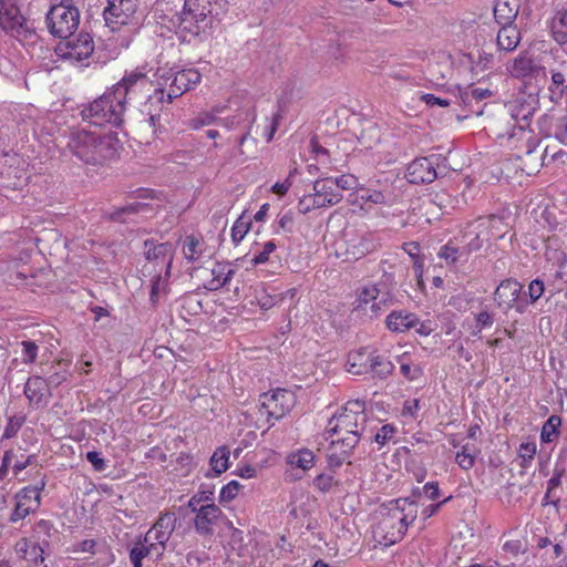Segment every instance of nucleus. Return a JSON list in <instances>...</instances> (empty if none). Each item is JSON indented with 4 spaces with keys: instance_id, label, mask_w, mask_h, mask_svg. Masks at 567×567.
Wrapping results in <instances>:
<instances>
[{
    "instance_id": "obj_1",
    "label": "nucleus",
    "mask_w": 567,
    "mask_h": 567,
    "mask_svg": "<svg viewBox=\"0 0 567 567\" xmlns=\"http://www.w3.org/2000/svg\"><path fill=\"white\" fill-rule=\"evenodd\" d=\"M231 0H184L183 8L169 23L184 43L203 42L226 17Z\"/></svg>"
},
{
    "instance_id": "obj_2",
    "label": "nucleus",
    "mask_w": 567,
    "mask_h": 567,
    "mask_svg": "<svg viewBox=\"0 0 567 567\" xmlns=\"http://www.w3.org/2000/svg\"><path fill=\"white\" fill-rule=\"evenodd\" d=\"M69 147L85 164L103 165L117 157L121 144L114 133L97 134L82 130L72 134Z\"/></svg>"
},
{
    "instance_id": "obj_3",
    "label": "nucleus",
    "mask_w": 567,
    "mask_h": 567,
    "mask_svg": "<svg viewBox=\"0 0 567 567\" xmlns=\"http://www.w3.org/2000/svg\"><path fill=\"white\" fill-rule=\"evenodd\" d=\"M125 103L121 89H112L87 104H83L80 115L90 125L120 127L123 123Z\"/></svg>"
},
{
    "instance_id": "obj_4",
    "label": "nucleus",
    "mask_w": 567,
    "mask_h": 567,
    "mask_svg": "<svg viewBox=\"0 0 567 567\" xmlns=\"http://www.w3.org/2000/svg\"><path fill=\"white\" fill-rule=\"evenodd\" d=\"M386 513L383 514L379 523V528L385 530L388 528H396L390 537V543L400 540L405 535L408 526L413 524L417 516V505L414 499L396 498L390 501L383 506Z\"/></svg>"
},
{
    "instance_id": "obj_5",
    "label": "nucleus",
    "mask_w": 567,
    "mask_h": 567,
    "mask_svg": "<svg viewBox=\"0 0 567 567\" xmlns=\"http://www.w3.org/2000/svg\"><path fill=\"white\" fill-rule=\"evenodd\" d=\"M0 28L22 43L33 44L38 40L35 28L21 13L19 0H0Z\"/></svg>"
},
{
    "instance_id": "obj_6",
    "label": "nucleus",
    "mask_w": 567,
    "mask_h": 567,
    "mask_svg": "<svg viewBox=\"0 0 567 567\" xmlns=\"http://www.w3.org/2000/svg\"><path fill=\"white\" fill-rule=\"evenodd\" d=\"M94 52V40L89 32H80L61 41L54 48V53L62 62L76 68H86Z\"/></svg>"
},
{
    "instance_id": "obj_7",
    "label": "nucleus",
    "mask_w": 567,
    "mask_h": 567,
    "mask_svg": "<svg viewBox=\"0 0 567 567\" xmlns=\"http://www.w3.org/2000/svg\"><path fill=\"white\" fill-rule=\"evenodd\" d=\"M367 414L364 412V402L354 400L349 401L341 412L334 413L329 420L326 433L328 437L344 432L349 435L355 433L362 435L367 423Z\"/></svg>"
},
{
    "instance_id": "obj_8",
    "label": "nucleus",
    "mask_w": 567,
    "mask_h": 567,
    "mask_svg": "<svg viewBox=\"0 0 567 567\" xmlns=\"http://www.w3.org/2000/svg\"><path fill=\"white\" fill-rule=\"evenodd\" d=\"M523 286L516 279L507 278L499 282L494 291V301L504 311L515 309L517 313L527 310L526 298L522 297Z\"/></svg>"
},
{
    "instance_id": "obj_9",
    "label": "nucleus",
    "mask_w": 567,
    "mask_h": 567,
    "mask_svg": "<svg viewBox=\"0 0 567 567\" xmlns=\"http://www.w3.org/2000/svg\"><path fill=\"white\" fill-rule=\"evenodd\" d=\"M45 24L54 38L66 39L74 34L80 24V11L49 9Z\"/></svg>"
},
{
    "instance_id": "obj_10",
    "label": "nucleus",
    "mask_w": 567,
    "mask_h": 567,
    "mask_svg": "<svg viewBox=\"0 0 567 567\" xmlns=\"http://www.w3.org/2000/svg\"><path fill=\"white\" fill-rule=\"evenodd\" d=\"M165 82H169L168 93L165 95L166 102L172 103L175 99L182 96L185 92L194 89L202 79L200 73L195 69H183L165 71L159 75Z\"/></svg>"
},
{
    "instance_id": "obj_11",
    "label": "nucleus",
    "mask_w": 567,
    "mask_h": 567,
    "mask_svg": "<svg viewBox=\"0 0 567 567\" xmlns=\"http://www.w3.org/2000/svg\"><path fill=\"white\" fill-rule=\"evenodd\" d=\"M45 487L42 478L38 485L25 486L16 495V506L9 517L10 523H17L25 518L30 513L35 512L41 505V491Z\"/></svg>"
},
{
    "instance_id": "obj_12",
    "label": "nucleus",
    "mask_w": 567,
    "mask_h": 567,
    "mask_svg": "<svg viewBox=\"0 0 567 567\" xmlns=\"http://www.w3.org/2000/svg\"><path fill=\"white\" fill-rule=\"evenodd\" d=\"M103 17L112 30L133 22L138 8V0H106Z\"/></svg>"
},
{
    "instance_id": "obj_13",
    "label": "nucleus",
    "mask_w": 567,
    "mask_h": 567,
    "mask_svg": "<svg viewBox=\"0 0 567 567\" xmlns=\"http://www.w3.org/2000/svg\"><path fill=\"white\" fill-rule=\"evenodd\" d=\"M260 398L262 400L260 406L266 411L269 419L280 420L295 405L293 393L281 388H277L271 392H265Z\"/></svg>"
},
{
    "instance_id": "obj_14",
    "label": "nucleus",
    "mask_w": 567,
    "mask_h": 567,
    "mask_svg": "<svg viewBox=\"0 0 567 567\" xmlns=\"http://www.w3.org/2000/svg\"><path fill=\"white\" fill-rule=\"evenodd\" d=\"M175 255V247L171 241L157 243L153 238L144 241V256L145 259L154 266H159L164 269L165 277L169 278L172 274V266Z\"/></svg>"
},
{
    "instance_id": "obj_15",
    "label": "nucleus",
    "mask_w": 567,
    "mask_h": 567,
    "mask_svg": "<svg viewBox=\"0 0 567 567\" xmlns=\"http://www.w3.org/2000/svg\"><path fill=\"white\" fill-rule=\"evenodd\" d=\"M440 155H431L416 157L406 167L405 177L411 184H431L437 177L439 173L435 168Z\"/></svg>"
},
{
    "instance_id": "obj_16",
    "label": "nucleus",
    "mask_w": 567,
    "mask_h": 567,
    "mask_svg": "<svg viewBox=\"0 0 567 567\" xmlns=\"http://www.w3.org/2000/svg\"><path fill=\"white\" fill-rule=\"evenodd\" d=\"M177 517L175 513L166 512L159 515L153 527L146 533L144 543H154L159 546L157 558L163 556L166 543L176 528Z\"/></svg>"
},
{
    "instance_id": "obj_17",
    "label": "nucleus",
    "mask_w": 567,
    "mask_h": 567,
    "mask_svg": "<svg viewBox=\"0 0 567 567\" xmlns=\"http://www.w3.org/2000/svg\"><path fill=\"white\" fill-rule=\"evenodd\" d=\"M537 109L538 99L533 94L522 95L515 99L509 105L511 116L515 121V127L513 130H528L530 120Z\"/></svg>"
},
{
    "instance_id": "obj_18",
    "label": "nucleus",
    "mask_w": 567,
    "mask_h": 567,
    "mask_svg": "<svg viewBox=\"0 0 567 567\" xmlns=\"http://www.w3.org/2000/svg\"><path fill=\"white\" fill-rule=\"evenodd\" d=\"M194 527L198 535L210 536L214 533V526L221 516V509L214 503L203 505L195 511Z\"/></svg>"
},
{
    "instance_id": "obj_19",
    "label": "nucleus",
    "mask_w": 567,
    "mask_h": 567,
    "mask_svg": "<svg viewBox=\"0 0 567 567\" xmlns=\"http://www.w3.org/2000/svg\"><path fill=\"white\" fill-rule=\"evenodd\" d=\"M508 142L519 159L524 156L530 157L540 143L530 130L524 128L513 130L508 135Z\"/></svg>"
},
{
    "instance_id": "obj_20",
    "label": "nucleus",
    "mask_w": 567,
    "mask_h": 567,
    "mask_svg": "<svg viewBox=\"0 0 567 567\" xmlns=\"http://www.w3.org/2000/svg\"><path fill=\"white\" fill-rule=\"evenodd\" d=\"M313 197L321 207H330L339 204L343 196L340 190L334 189L332 177L317 179L312 186Z\"/></svg>"
},
{
    "instance_id": "obj_21",
    "label": "nucleus",
    "mask_w": 567,
    "mask_h": 567,
    "mask_svg": "<svg viewBox=\"0 0 567 567\" xmlns=\"http://www.w3.org/2000/svg\"><path fill=\"white\" fill-rule=\"evenodd\" d=\"M465 63L468 64L472 75H478L482 72L492 70L495 65L494 53L487 51L484 47L463 54Z\"/></svg>"
},
{
    "instance_id": "obj_22",
    "label": "nucleus",
    "mask_w": 567,
    "mask_h": 567,
    "mask_svg": "<svg viewBox=\"0 0 567 567\" xmlns=\"http://www.w3.org/2000/svg\"><path fill=\"white\" fill-rule=\"evenodd\" d=\"M380 246V238L375 234L365 233L359 238L350 240L347 251L353 259L359 260L377 250Z\"/></svg>"
},
{
    "instance_id": "obj_23",
    "label": "nucleus",
    "mask_w": 567,
    "mask_h": 567,
    "mask_svg": "<svg viewBox=\"0 0 567 567\" xmlns=\"http://www.w3.org/2000/svg\"><path fill=\"white\" fill-rule=\"evenodd\" d=\"M155 95H158L156 100L153 102L152 99H150L142 110V113L146 115L144 121L148 124V127L152 128L153 134H157L162 131L161 112L163 110V103L166 102L163 89L156 90Z\"/></svg>"
},
{
    "instance_id": "obj_24",
    "label": "nucleus",
    "mask_w": 567,
    "mask_h": 567,
    "mask_svg": "<svg viewBox=\"0 0 567 567\" xmlns=\"http://www.w3.org/2000/svg\"><path fill=\"white\" fill-rule=\"evenodd\" d=\"M23 393L30 404L35 408L45 405L48 402L47 395L50 394L45 379L39 375L30 377L27 380Z\"/></svg>"
},
{
    "instance_id": "obj_25",
    "label": "nucleus",
    "mask_w": 567,
    "mask_h": 567,
    "mask_svg": "<svg viewBox=\"0 0 567 567\" xmlns=\"http://www.w3.org/2000/svg\"><path fill=\"white\" fill-rule=\"evenodd\" d=\"M519 8V0H497L493 10L496 23L499 25H515Z\"/></svg>"
},
{
    "instance_id": "obj_26",
    "label": "nucleus",
    "mask_w": 567,
    "mask_h": 567,
    "mask_svg": "<svg viewBox=\"0 0 567 567\" xmlns=\"http://www.w3.org/2000/svg\"><path fill=\"white\" fill-rule=\"evenodd\" d=\"M385 324L392 332H405L413 329V327H417L419 318L412 312L394 310L388 315Z\"/></svg>"
},
{
    "instance_id": "obj_27",
    "label": "nucleus",
    "mask_w": 567,
    "mask_h": 567,
    "mask_svg": "<svg viewBox=\"0 0 567 567\" xmlns=\"http://www.w3.org/2000/svg\"><path fill=\"white\" fill-rule=\"evenodd\" d=\"M522 34L517 25H501L496 35V47L499 52H513L519 44Z\"/></svg>"
},
{
    "instance_id": "obj_28",
    "label": "nucleus",
    "mask_w": 567,
    "mask_h": 567,
    "mask_svg": "<svg viewBox=\"0 0 567 567\" xmlns=\"http://www.w3.org/2000/svg\"><path fill=\"white\" fill-rule=\"evenodd\" d=\"M537 70V64L528 51H522L509 65L507 71L516 79H523L533 75Z\"/></svg>"
},
{
    "instance_id": "obj_29",
    "label": "nucleus",
    "mask_w": 567,
    "mask_h": 567,
    "mask_svg": "<svg viewBox=\"0 0 567 567\" xmlns=\"http://www.w3.org/2000/svg\"><path fill=\"white\" fill-rule=\"evenodd\" d=\"M394 364L384 354L378 351H371L369 374L373 379L385 380L392 375Z\"/></svg>"
},
{
    "instance_id": "obj_30",
    "label": "nucleus",
    "mask_w": 567,
    "mask_h": 567,
    "mask_svg": "<svg viewBox=\"0 0 567 567\" xmlns=\"http://www.w3.org/2000/svg\"><path fill=\"white\" fill-rule=\"evenodd\" d=\"M235 270L227 264L216 262L212 269L213 278L204 287L209 291H216L229 284Z\"/></svg>"
},
{
    "instance_id": "obj_31",
    "label": "nucleus",
    "mask_w": 567,
    "mask_h": 567,
    "mask_svg": "<svg viewBox=\"0 0 567 567\" xmlns=\"http://www.w3.org/2000/svg\"><path fill=\"white\" fill-rule=\"evenodd\" d=\"M371 351L360 349L348 354V372L355 375L369 374Z\"/></svg>"
},
{
    "instance_id": "obj_32",
    "label": "nucleus",
    "mask_w": 567,
    "mask_h": 567,
    "mask_svg": "<svg viewBox=\"0 0 567 567\" xmlns=\"http://www.w3.org/2000/svg\"><path fill=\"white\" fill-rule=\"evenodd\" d=\"M229 450L227 446H219L209 458V470L206 477H217L229 468Z\"/></svg>"
},
{
    "instance_id": "obj_33",
    "label": "nucleus",
    "mask_w": 567,
    "mask_h": 567,
    "mask_svg": "<svg viewBox=\"0 0 567 567\" xmlns=\"http://www.w3.org/2000/svg\"><path fill=\"white\" fill-rule=\"evenodd\" d=\"M148 80L145 73L141 71H132L126 73L113 89H121L123 102L126 104L127 96L134 92L135 87L138 85L145 86Z\"/></svg>"
},
{
    "instance_id": "obj_34",
    "label": "nucleus",
    "mask_w": 567,
    "mask_h": 567,
    "mask_svg": "<svg viewBox=\"0 0 567 567\" xmlns=\"http://www.w3.org/2000/svg\"><path fill=\"white\" fill-rule=\"evenodd\" d=\"M458 238L454 237L450 239L445 245H443L437 256L441 259H444L447 265H455L460 261H467L465 257V252L462 249V246L458 245Z\"/></svg>"
},
{
    "instance_id": "obj_35",
    "label": "nucleus",
    "mask_w": 567,
    "mask_h": 567,
    "mask_svg": "<svg viewBox=\"0 0 567 567\" xmlns=\"http://www.w3.org/2000/svg\"><path fill=\"white\" fill-rule=\"evenodd\" d=\"M549 29L551 38L557 44H567V9L558 11L553 17Z\"/></svg>"
},
{
    "instance_id": "obj_36",
    "label": "nucleus",
    "mask_w": 567,
    "mask_h": 567,
    "mask_svg": "<svg viewBox=\"0 0 567 567\" xmlns=\"http://www.w3.org/2000/svg\"><path fill=\"white\" fill-rule=\"evenodd\" d=\"M206 244L202 237L186 236L183 244V255L189 262L197 261L205 252Z\"/></svg>"
},
{
    "instance_id": "obj_37",
    "label": "nucleus",
    "mask_w": 567,
    "mask_h": 567,
    "mask_svg": "<svg viewBox=\"0 0 567 567\" xmlns=\"http://www.w3.org/2000/svg\"><path fill=\"white\" fill-rule=\"evenodd\" d=\"M255 299L262 310H269L284 301V293H278L276 289L261 287L256 289Z\"/></svg>"
},
{
    "instance_id": "obj_38",
    "label": "nucleus",
    "mask_w": 567,
    "mask_h": 567,
    "mask_svg": "<svg viewBox=\"0 0 567 567\" xmlns=\"http://www.w3.org/2000/svg\"><path fill=\"white\" fill-rule=\"evenodd\" d=\"M361 436L360 434L350 433L349 435H344L338 440L331 441L329 445V450H336L339 451L341 454H344V456L348 458L354 447L358 445Z\"/></svg>"
},
{
    "instance_id": "obj_39",
    "label": "nucleus",
    "mask_w": 567,
    "mask_h": 567,
    "mask_svg": "<svg viewBox=\"0 0 567 567\" xmlns=\"http://www.w3.org/2000/svg\"><path fill=\"white\" fill-rule=\"evenodd\" d=\"M551 83L548 90H560L567 85V58L549 70Z\"/></svg>"
},
{
    "instance_id": "obj_40",
    "label": "nucleus",
    "mask_w": 567,
    "mask_h": 567,
    "mask_svg": "<svg viewBox=\"0 0 567 567\" xmlns=\"http://www.w3.org/2000/svg\"><path fill=\"white\" fill-rule=\"evenodd\" d=\"M159 546L154 543H140L130 550V560L133 567H142V560L152 555L153 550L158 551Z\"/></svg>"
},
{
    "instance_id": "obj_41",
    "label": "nucleus",
    "mask_w": 567,
    "mask_h": 567,
    "mask_svg": "<svg viewBox=\"0 0 567 567\" xmlns=\"http://www.w3.org/2000/svg\"><path fill=\"white\" fill-rule=\"evenodd\" d=\"M561 425L560 416L554 414L550 415L543 425L540 432V440L544 443L554 442L559 434V427Z\"/></svg>"
},
{
    "instance_id": "obj_42",
    "label": "nucleus",
    "mask_w": 567,
    "mask_h": 567,
    "mask_svg": "<svg viewBox=\"0 0 567 567\" xmlns=\"http://www.w3.org/2000/svg\"><path fill=\"white\" fill-rule=\"evenodd\" d=\"M398 361L400 362V373L408 381H415L423 375V369L419 364L412 363L408 353L398 357Z\"/></svg>"
},
{
    "instance_id": "obj_43",
    "label": "nucleus",
    "mask_w": 567,
    "mask_h": 567,
    "mask_svg": "<svg viewBox=\"0 0 567 567\" xmlns=\"http://www.w3.org/2000/svg\"><path fill=\"white\" fill-rule=\"evenodd\" d=\"M363 193L360 198L364 203L380 204L390 206L394 202V196L390 192L377 190V189H362Z\"/></svg>"
},
{
    "instance_id": "obj_44",
    "label": "nucleus",
    "mask_w": 567,
    "mask_h": 567,
    "mask_svg": "<svg viewBox=\"0 0 567 567\" xmlns=\"http://www.w3.org/2000/svg\"><path fill=\"white\" fill-rule=\"evenodd\" d=\"M567 455V449H563L559 454V458L555 464L553 476L547 482L548 492H554L561 484V477L567 471V464L564 462V456Z\"/></svg>"
},
{
    "instance_id": "obj_45",
    "label": "nucleus",
    "mask_w": 567,
    "mask_h": 567,
    "mask_svg": "<svg viewBox=\"0 0 567 567\" xmlns=\"http://www.w3.org/2000/svg\"><path fill=\"white\" fill-rule=\"evenodd\" d=\"M378 296L375 298V302H373L371 305V309L373 312H378L380 310H382V308H385L390 305H392L393 302V295L392 292L390 291V289L388 288L385 282H378Z\"/></svg>"
},
{
    "instance_id": "obj_46",
    "label": "nucleus",
    "mask_w": 567,
    "mask_h": 567,
    "mask_svg": "<svg viewBox=\"0 0 567 567\" xmlns=\"http://www.w3.org/2000/svg\"><path fill=\"white\" fill-rule=\"evenodd\" d=\"M251 227V219L246 218L245 213L238 217L231 228V239L238 245Z\"/></svg>"
},
{
    "instance_id": "obj_47",
    "label": "nucleus",
    "mask_w": 567,
    "mask_h": 567,
    "mask_svg": "<svg viewBox=\"0 0 567 567\" xmlns=\"http://www.w3.org/2000/svg\"><path fill=\"white\" fill-rule=\"evenodd\" d=\"M553 132L546 133L547 136H554L558 142L567 145V113L556 118H551Z\"/></svg>"
},
{
    "instance_id": "obj_48",
    "label": "nucleus",
    "mask_w": 567,
    "mask_h": 567,
    "mask_svg": "<svg viewBox=\"0 0 567 567\" xmlns=\"http://www.w3.org/2000/svg\"><path fill=\"white\" fill-rule=\"evenodd\" d=\"M290 464L302 470H309L315 464V454L310 450H301L289 456Z\"/></svg>"
},
{
    "instance_id": "obj_49",
    "label": "nucleus",
    "mask_w": 567,
    "mask_h": 567,
    "mask_svg": "<svg viewBox=\"0 0 567 567\" xmlns=\"http://www.w3.org/2000/svg\"><path fill=\"white\" fill-rule=\"evenodd\" d=\"M169 278H166L165 275L162 276L161 272L153 276L151 280V292H150V301L153 306H156L159 299V292L165 291L167 288V282Z\"/></svg>"
},
{
    "instance_id": "obj_50",
    "label": "nucleus",
    "mask_w": 567,
    "mask_h": 567,
    "mask_svg": "<svg viewBox=\"0 0 567 567\" xmlns=\"http://www.w3.org/2000/svg\"><path fill=\"white\" fill-rule=\"evenodd\" d=\"M545 292L544 281L539 278L532 280L528 285V291L523 292L522 297L526 298L527 307L540 299Z\"/></svg>"
},
{
    "instance_id": "obj_51",
    "label": "nucleus",
    "mask_w": 567,
    "mask_h": 567,
    "mask_svg": "<svg viewBox=\"0 0 567 567\" xmlns=\"http://www.w3.org/2000/svg\"><path fill=\"white\" fill-rule=\"evenodd\" d=\"M25 422V415H12L8 419L2 440L14 437Z\"/></svg>"
},
{
    "instance_id": "obj_52",
    "label": "nucleus",
    "mask_w": 567,
    "mask_h": 567,
    "mask_svg": "<svg viewBox=\"0 0 567 567\" xmlns=\"http://www.w3.org/2000/svg\"><path fill=\"white\" fill-rule=\"evenodd\" d=\"M339 482L334 480V473H321L313 478V486L322 493H328Z\"/></svg>"
},
{
    "instance_id": "obj_53",
    "label": "nucleus",
    "mask_w": 567,
    "mask_h": 567,
    "mask_svg": "<svg viewBox=\"0 0 567 567\" xmlns=\"http://www.w3.org/2000/svg\"><path fill=\"white\" fill-rule=\"evenodd\" d=\"M396 433L398 429L393 424H384L374 434L373 441L382 446L393 441Z\"/></svg>"
},
{
    "instance_id": "obj_54",
    "label": "nucleus",
    "mask_w": 567,
    "mask_h": 567,
    "mask_svg": "<svg viewBox=\"0 0 567 567\" xmlns=\"http://www.w3.org/2000/svg\"><path fill=\"white\" fill-rule=\"evenodd\" d=\"M536 454V444L533 442L522 443L519 445L518 455L520 458V466L527 468L530 466L532 461Z\"/></svg>"
},
{
    "instance_id": "obj_55",
    "label": "nucleus",
    "mask_w": 567,
    "mask_h": 567,
    "mask_svg": "<svg viewBox=\"0 0 567 567\" xmlns=\"http://www.w3.org/2000/svg\"><path fill=\"white\" fill-rule=\"evenodd\" d=\"M214 499V487L204 488V485L200 486L198 493H196L189 501L188 507L192 512L197 511V505L202 502H209Z\"/></svg>"
},
{
    "instance_id": "obj_56",
    "label": "nucleus",
    "mask_w": 567,
    "mask_h": 567,
    "mask_svg": "<svg viewBox=\"0 0 567 567\" xmlns=\"http://www.w3.org/2000/svg\"><path fill=\"white\" fill-rule=\"evenodd\" d=\"M493 95V92L488 89H482V87H473L468 86L463 93H462V100L466 103L471 100L475 101H483Z\"/></svg>"
},
{
    "instance_id": "obj_57",
    "label": "nucleus",
    "mask_w": 567,
    "mask_h": 567,
    "mask_svg": "<svg viewBox=\"0 0 567 567\" xmlns=\"http://www.w3.org/2000/svg\"><path fill=\"white\" fill-rule=\"evenodd\" d=\"M20 346L22 348V362L25 364L33 363L38 357V344L32 340H23Z\"/></svg>"
},
{
    "instance_id": "obj_58",
    "label": "nucleus",
    "mask_w": 567,
    "mask_h": 567,
    "mask_svg": "<svg viewBox=\"0 0 567 567\" xmlns=\"http://www.w3.org/2000/svg\"><path fill=\"white\" fill-rule=\"evenodd\" d=\"M378 293V285L375 284L363 287L358 295L357 308H362L364 305H368L369 302H375Z\"/></svg>"
},
{
    "instance_id": "obj_59",
    "label": "nucleus",
    "mask_w": 567,
    "mask_h": 567,
    "mask_svg": "<svg viewBox=\"0 0 567 567\" xmlns=\"http://www.w3.org/2000/svg\"><path fill=\"white\" fill-rule=\"evenodd\" d=\"M334 189H355L358 187V178L352 174H343L338 177H332Z\"/></svg>"
},
{
    "instance_id": "obj_60",
    "label": "nucleus",
    "mask_w": 567,
    "mask_h": 567,
    "mask_svg": "<svg viewBox=\"0 0 567 567\" xmlns=\"http://www.w3.org/2000/svg\"><path fill=\"white\" fill-rule=\"evenodd\" d=\"M472 234H465L462 237L461 243L463 244L462 249L465 252L466 259H468L470 255L474 251L480 250L483 247V239H481L478 234H475L468 240H465Z\"/></svg>"
},
{
    "instance_id": "obj_61",
    "label": "nucleus",
    "mask_w": 567,
    "mask_h": 567,
    "mask_svg": "<svg viewBox=\"0 0 567 567\" xmlns=\"http://www.w3.org/2000/svg\"><path fill=\"white\" fill-rule=\"evenodd\" d=\"M240 487L239 482L235 480L224 485L219 493V503L224 504L233 501L237 496Z\"/></svg>"
},
{
    "instance_id": "obj_62",
    "label": "nucleus",
    "mask_w": 567,
    "mask_h": 567,
    "mask_svg": "<svg viewBox=\"0 0 567 567\" xmlns=\"http://www.w3.org/2000/svg\"><path fill=\"white\" fill-rule=\"evenodd\" d=\"M209 561V555L204 550H193L186 556V563L189 567H200Z\"/></svg>"
},
{
    "instance_id": "obj_63",
    "label": "nucleus",
    "mask_w": 567,
    "mask_h": 567,
    "mask_svg": "<svg viewBox=\"0 0 567 567\" xmlns=\"http://www.w3.org/2000/svg\"><path fill=\"white\" fill-rule=\"evenodd\" d=\"M276 248H277V245L275 244V241H272V240L267 241L264 245L262 250L252 257L251 264L254 266H257V265L267 262L269 260V255L271 252H274L276 250Z\"/></svg>"
},
{
    "instance_id": "obj_64",
    "label": "nucleus",
    "mask_w": 567,
    "mask_h": 567,
    "mask_svg": "<svg viewBox=\"0 0 567 567\" xmlns=\"http://www.w3.org/2000/svg\"><path fill=\"white\" fill-rule=\"evenodd\" d=\"M298 212L300 214H308L312 209L316 208H322L321 205L317 204V199L313 197L312 194L302 196L297 205Z\"/></svg>"
}]
</instances>
